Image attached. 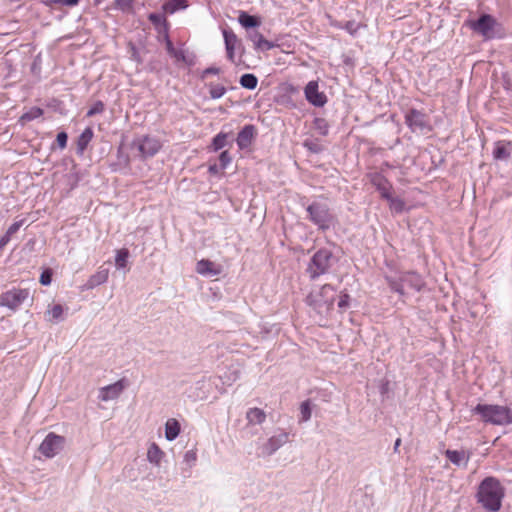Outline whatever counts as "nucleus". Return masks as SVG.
<instances>
[{"mask_svg":"<svg viewBox=\"0 0 512 512\" xmlns=\"http://www.w3.org/2000/svg\"><path fill=\"white\" fill-rule=\"evenodd\" d=\"M227 137H228V134L223 133V132L216 135L213 138L212 145H211L213 151H218V150H221L222 148H224L227 144Z\"/></svg>","mask_w":512,"mask_h":512,"instance_id":"34","label":"nucleus"},{"mask_svg":"<svg viewBox=\"0 0 512 512\" xmlns=\"http://www.w3.org/2000/svg\"><path fill=\"white\" fill-rule=\"evenodd\" d=\"M243 128L248 129V128H253V126L252 125H245Z\"/></svg>","mask_w":512,"mask_h":512,"instance_id":"55","label":"nucleus"},{"mask_svg":"<svg viewBox=\"0 0 512 512\" xmlns=\"http://www.w3.org/2000/svg\"><path fill=\"white\" fill-rule=\"evenodd\" d=\"M124 390L123 381L119 380L113 384L104 386L99 389L98 399L104 402L114 400L120 396Z\"/></svg>","mask_w":512,"mask_h":512,"instance_id":"15","label":"nucleus"},{"mask_svg":"<svg viewBox=\"0 0 512 512\" xmlns=\"http://www.w3.org/2000/svg\"><path fill=\"white\" fill-rule=\"evenodd\" d=\"M399 166H400L399 163H390V162L385 161L381 164L380 167H383L384 172H385L387 169H394V168H398Z\"/></svg>","mask_w":512,"mask_h":512,"instance_id":"50","label":"nucleus"},{"mask_svg":"<svg viewBox=\"0 0 512 512\" xmlns=\"http://www.w3.org/2000/svg\"><path fill=\"white\" fill-rule=\"evenodd\" d=\"M80 0H53L55 4L63 5V6H75L79 3Z\"/></svg>","mask_w":512,"mask_h":512,"instance_id":"47","label":"nucleus"},{"mask_svg":"<svg viewBox=\"0 0 512 512\" xmlns=\"http://www.w3.org/2000/svg\"><path fill=\"white\" fill-rule=\"evenodd\" d=\"M65 439L53 432L49 433L39 446V452L47 458H53L62 449Z\"/></svg>","mask_w":512,"mask_h":512,"instance_id":"10","label":"nucleus"},{"mask_svg":"<svg viewBox=\"0 0 512 512\" xmlns=\"http://www.w3.org/2000/svg\"><path fill=\"white\" fill-rule=\"evenodd\" d=\"M68 135L65 131H61L56 138V142L60 149H64L67 145Z\"/></svg>","mask_w":512,"mask_h":512,"instance_id":"42","label":"nucleus"},{"mask_svg":"<svg viewBox=\"0 0 512 512\" xmlns=\"http://www.w3.org/2000/svg\"><path fill=\"white\" fill-rule=\"evenodd\" d=\"M52 281V271L50 269H47L42 272L40 275V283L44 286H47Z\"/></svg>","mask_w":512,"mask_h":512,"instance_id":"41","label":"nucleus"},{"mask_svg":"<svg viewBox=\"0 0 512 512\" xmlns=\"http://www.w3.org/2000/svg\"><path fill=\"white\" fill-rule=\"evenodd\" d=\"M246 419L249 424L259 425L262 424L266 419L265 412L260 408H250L246 413Z\"/></svg>","mask_w":512,"mask_h":512,"instance_id":"22","label":"nucleus"},{"mask_svg":"<svg viewBox=\"0 0 512 512\" xmlns=\"http://www.w3.org/2000/svg\"><path fill=\"white\" fill-rule=\"evenodd\" d=\"M163 41L165 42L166 50L169 55L173 57H178V51L174 48L172 41L170 40L169 36H165L163 38Z\"/></svg>","mask_w":512,"mask_h":512,"instance_id":"40","label":"nucleus"},{"mask_svg":"<svg viewBox=\"0 0 512 512\" xmlns=\"http://www.w3.org/2000/svg\"><path fill=\"white\" fill-rule=\"evenodd\" d=\"M222 34L224 38L227 58L231 62H234L235 51L241 46V42L238 39L237 35L230 29H224Z\"/></svg>","mask_w":512,"mask_h":512,"instance_id":"14","label":"nucleus"},{"mask_svg":"<svg viewBox=\"0 0 512 512\" xmlns=\"http://www.w3.org/2000/svg\"><path fill=\"white\" fill-rule=\"evenodd\" d=\"M238 22L240 23V25L242 27H244L246 29L258 27L260 25V21L258 20L257 17L249 15L248 13H246L244 11H242L239 14Z\"/></svg>","mask_w":512,"mask_h":512,"instance_id":"27","label":"nucleus"},{"mask_svg":"<svg viewBox=\"0 0 512 512\" xmlns=\"http://www.w3.org/2000/svg\"><path fill=\"white\" fill-rule=\"evenodd\" d=\"M289 434L285 431H280L278 434L270 437L263 445L262 451L265 455L274 454L279 448L288 442Z\"/></svg>","mask_w":512,"mask_h":512,"instance_id":"13","label":"nucleus"},{"mask_svg":"<svg viewBox=\"0 0 512 512\" xmlns=\"http://www.w3.org/2000/svg\"><path fill=\"white\" fill-rule=\"evenodd\" d=\"M104 110V105L102 102H97L93 105L91 109L87 112L88 116L95 115L97 113H101Z\"/></svg>","mask_w":512,"mask_h":512,"instance_id":"45","label":"nucleus"},{"mask_svg":"<svg viewBox=\"0 0 512 512\" xmlns=\"http://www.w3.org/2000/svg\"><path fill=\"white\" fill-rule=\"evenodd\" d=\"M163 452L156 443H152L147 451V459L150 463L159 465L162 459Z\"/></svg>","mask_w":512,"mask_h":512,"instance_id":"30","label":"nucleus"},{"mask_svg":"<svg viewBox=\"0 0 512 512\" xmlns=\"http://www.w3.org/2000/svg\"><path fill=\"white\" fill-rule=\"evenodd\" d=\"M254 138V130H240L237 137V144L241 149L248 148Z\"/></svg>","mask_w":512,"mask_h":512,"instance_id":"29","label":"nucleus"},{"mask_svg":"<svg viewBox=\"0 0 512 512\" xmlns=\"http://www.w3.org/2000/svg\"><path fill=\"white\" fill-rule=\"evenodd\" d=\"M220 170H222L220 168V165H217L216 163L209 165V168H208V172L210 174H218Z\"/></svg>","mask_w":512,"mask_h":512,"instance_id":"51","label":"nucleus"},{"mask_svg":"<svg viewBox=\"0 0 512 512\" xmlns=\"http://www.w3.org/2000/svg\"><path fill=\"white\" fill-rule=\"evenodd\" d=\"M367 178L370 183L376 188V190L380 193L381 197L392 204L399 203L400 209L404 207V202L392 196V184L389 180L384 176V168L380 167L379 171L369 172L367 173Z\"/></svg>","mask_w":512,"mask_h":512,"instance_id":"7","label":"nucleus"},{"mask_svg":"<svg viewBox=\"0 0 512 512\" xmlns=\"http://www.w3.org/2000/svg\"><path fill=\"white\" fill-rule=\"evenodd\" d=\"M334 293L335 290L333 286L330 284H325L322 286L318 294H310L307 297V302L314 308H321L322 306H325L327 309H330L334 303Z\"/></svg>","mask_w":512,"mask_h":512,"instance_id":"11","label":"nucleus"},{"mask_svg":"<svg viewBox=\"0 0 512 512\" xmlns=\"http://www.w3.org/2000/svg\"><path fill=\"white\" fill-rule=\"evenodd\" d=\"M505 489L495 477H486L481 481L476 494L477 501L489 512H497L502 506Z\"/></svg>","mask_w":512,"mask_h":512,"instance_id":"1","label":"nucleus"},{"mask_svg":"<svg viewBox=\"0 0 512 512\" xmlns=\"http://www.w3.org/2000/svg\"><path fill=\"white\" fill-rule=\"evenodd\" d=\"M114 2L117 9L124 13H129L133 11L135 0H114Z\"/></svg>","mask_w":512,"mask_h":512,"instance_id":"37","label":"nucleus"},{"mask_svg":"<svg viewBox=\"0 0 512 512\" xmlns=\"http://www.w3.org/2000/svg\"><path fill=\"white\" fill-rule=\"evenodd\" d=\"M472 412L480 415L483 422L497 426L512 424V410L507 406L493 404H477Z\"/></svg>","mask_w":512,"mask_h":512,"instance_id":"2","label":"nucleus"},{"mask_svg":"<svg viewBox=\"0 0 512 512\" xmlns=\"http://www.w3.org/2000/svg\"><path fill=\"white\" fill-rule=\"evenodd\" d=\"M400 444H401V439L397 438L395 443H394V452H398Z\"/></svg>","mask_w":512,"mask_h":512,"instance_id":"53","label":"nucleus"},{"mask_svg":"<svg viewBox=\"0 0 512 512\" xmlns=\"http://www.w3.org/2000/svg\"><path fill=\"white\" fill-rule=\"evenodd\" d=\"M306 211L309 221L317 226L319 230L326 231L336 222L335 215L324 202L314 201L306 207Z\"/></svg>","mask_w":512,"mask_h":512,"instance_id":"5","label":"nucleus"},{"mask_svg":"<svg viewBox=\"0 0 512 512\" xmlns=\"http://www.w3.org/2000/svg\"><path fill=\"white\" fill-rule=\"evenodd\" d=\"M108 276L109 270L103 266L99 267V269L87 280L85 284L86 289H93L105 283L108 280Z\"/></svg>","mask_w":512,"mask_h":512,"instance_id":"20","label":"nucleus"},{"mask_svg":"<svg viewBox=\"0 0 512 512\" xmlns=\"http://www.w3.org/2000/svg\"><path fill=\"white\" fill-rule=\"evenodd\" d=\"M186 0H168L162 6V9L165 13L174 14L178 10H183L187 8Z\"/></svg>","mask_w":512,"mask_h":512,"instance_id":"24","label":"nucleus"},{"mask_svg":"<svg viewBox=\"0 0 512 512\" xmlns=\"http://www.w3.org/2000/svg\"><path fill=\"white\" fill-rule=\"evenodd\" d=\"M29 290L13 288L0 295V307L16 311L29 298Z\"/></svg>","mask_w":512,"mask_h":512,"instance_id":"8","label":"nucleus"},{"mask_svg":"<svg viewBox=\"0 0 512 512\" xmlns=\"http://www.w3.org/2000/svg\"><path fill=\"white\" fill-rule=\"evenodd\" d=\"M405 119L409 128H422L427 125L426 115L415 109L410 110Z\"/></svg>","mask_w":512,"mask_h":512,"instance_id":"19","label":"nucleus"},{"mask_svg":"<svg viewBox=\"0 0 512 512\" xmlns=\"http://www.w3.org/2000/svg\"><path fill=\"white\" fill-rule=\"evenodd\" d=\"M219 161H220V168L222 170H224L232 161V158L229 155V152L226 150L222 151L219 156Z\"/></svg>","mask_w":512,"mask_h":512,"instance_id":"39","label":"nucleus"},{"mask_svg":"<svg viewBox=\"0 0 512 512\" xmlns=\"http://www.w3.org/2000/svg\"><path fill=\"white\" fill-rule=\"evenodd\" d=\"M341 27L352 35L358 31V25L354 21H347L345 25Z\"/></svg>","mask_w":512,"mask_h":512,"instance_id":"46","label":"nucleus"},{"mask_svg":"<svg viewBox=\"0 0 512 512\" xmlns=\"http://www.w3.org/2000/svg\"><path fill=\"white\" fill-rule=\"evenodd\" d=\"M333 254L326 248L319 249L311 257L306 272L311 280H316L326 274L332 266Z\"/></svg>","mask_w":512,"mask_h":512,"instance_id":"6","label":"nucleus"},{"mask_svg":"<svg viewBox=\"0 0 512 512\" xmlns=\"http://www.w3.org/2000/svg\"><path fill=\"white\" fill-rule=\"evenodd\" d=\"M196 452L193 451V450H189L185 453L184 455V460L187 462V463H190V462H195L196 461Z\"/></svg>","mask_w":512,"mask_h":512,"instance_id":"48","label":"nucleus"},{"mask_svg":"<svg viewBox=\"0 0 512 512\" xmlns=\"http://www.w3.org/2000/svg\"><path fill=\"white\" fill-rule=\"evenodd\" d=\"M327 132H328V130H323L322 135H323V136H326V135H327Z\"/></svg>","mask_w":512,"mask_h":512,"instance_id":"56","label":"nucleus"},{"mask_svg":"<svg viewBox=\"0 0 512 512\" xmlns=\"http://www.w3.org/2000/svg\"><path fill=\"white\" fill-rule=\"evenodd\" d=\"M23 223H24V220H20V221H16V222H14L13 224H11V225L8 227V229H7L6 233H7L10 237H12V235H14V234H15V233L20 229V227L23 225Z\"/></svg>","mask_w":512,"mask_h":512,"instance_id":"43","label":"nucleus"},{"mask_svg":"<svg viewBox=\"0 0 512 512\" xmlns=\"http://www.w3.org/2000/svg\"><path fill=\"white\" fill-rule=\"evenodd\" d=\"M390 206H391V207H393V208H395L397 211H402V210H403V207L400 209L399 203H394V204H392V203L390 202Z\"/></svg>","mask_w":512,"mask_h":512,"instance_id":"54","label":"nucleus"},{"mask_svg":"<svg viewBox=\"0 0 512 512\" xmlns=\"http://www.w3.org/2000/svg\"><path fill=\"white\" fill-rule=\"evenodd\" d=\"M445 456L447 457V459L453 463L454 465H457V466H467L468 464V461H469V456L466 455L465 451L461 450H446L445 451Z\"/></svg>","mask_w":512,"mask_h":512,"instance_id":"21","label":"nucleus"},{"mask_svg":"<svg viewBox=\"0 0 512 512\" xmlns=\"http://www.w3.org/2000/svg\"><path fill=\"white\" fill-rule=\"evenodd\" d=\"M149 21L154 25L159 40H163L165 36H169V24L164 15L158 13H151L148 15Z\"/></svg>","mask_w":512,"mask_h":512,"instance_id":"16","label":"nucleus"},{"mask_svg":"<svg viewBox=\"0 0 512 512\" xmlns=\"http://www.w3.org/2000/svg\"><path fill=\"white\" fill-rule=\"evenodd\" d=\"M218 73H219V69L216 67H210L204 71V74H218Z\"/></svg>","mask_w":512,"mask_h":512,"instance_id":"52","label":"nucleus"},{"mask_svg":"<svg viewBox=\"0 0 512 512\" xmlns=\"http://www.w3.org/2000/svg\"><path fill=\"white\" fill-rule=\"evenodd\" d=\"M507 143L498 141L493 149V157L495 160H507L510 158V151L507 149Z\"/></svg>","mask_w":512,"mask_h":512,"instance_id":"26","label":"nucleus"},{"mask_svg":"<svg viewBox=\"0 0 512 512\" xmlns=\"http://www.w3.org/2000/svg\"><path fill=\"white\" fill-rule=\"evenodd\" d=\"M43 110L39 107H32L27 112L23 113L19 119L20 125L24 126L28 122L41 117Z\"/></svg>","mask_w":512,"mask_h":512,"instance_id":"28","label":"nucleus"},{"mask_svg":"<svg viewBox=\"0 0 512 512\" xmlns=\"http://www.w3.org/2000/svg\"><path fill=\"white\" fill-rule=\"evenodd\" d=\"M161 147V140L150 133L137 134L129 144L132 156L139 159L153 157Z\"/></svg>","mask_w":512,"mask_h":512,"instance_id":"3","label":"nucleus"},{"mask_svg":"<svg viewBox=\"0 0 512 512\" xmlns=\"http://www.w3.org/2000/svg\"><path fill=\"white\" fill-rule=\"evenodd\" d=\"M239 82L243 88L253 90L257 87L258 79L254 74L247 73L240 77Z\"/></svg>","mask_w":512,"mask_h":512,"instance_id":"31","label":"nucleus"},{"mask_svg":"<svg viewBox=\"0 0 512 512\" xmlns=\"http://www.w3.org/2000/svg\"><path fill=\"white\" fill-rule=\"evenodd\" d=\"M385 280L387 281L389 287L394 292L398 293L400 296L405 294V287L419 292L425 285V281L423 277L414 272H404L399 276H385Z\"/></svg>","mask_w":512,"mask_h":512,"instance_id":"4","label":"nucleus"},{"mask_svg":"<svg viewBox=\"0 0 512 512\" xmlns=\"http://www.w3.org/2000/svg\"><path fill=\"white\" fill-rule=\"evenodd\" d=\"M247 37L253 43L256 50L268 51L275 47L273 42L266 40L257 30L248 32Z\"/></svg>","mask_w":512,"mask_h":512,"instance_id":"17","label":"nucleus"},{"mask_svg":"<svg viewBox=\"0 0 512 512\" xmlns=\"http://www.w3.org/2000/svg\"><path fill=\"white\" fill-rule=\"evenodd\" d=\"M468 25L474 32L480 34L485 39H492L495 37V28L498 24L493 16L483 14L478 20L469 21Z\"/></svg>","mask_w":512,"mask_h":512,"instance_id":"9","label":"nucleus"},{"mask_svg":"<svg viewBox=\"0 0 512 512\" xmlns=\"http://www.w3.org/2000/svg\"><path fill=\"white\" fill-rule=\"evenodd\" d=\"M349 301H350V296L347 293L341 294L339 301H338V307L342 310L348 308Z\"/></svg>","mask_w":512,"mask_h":512,"instance_id":"44","label":"nucleus"},{"mask_svg":"<svg viewBox=\"0 0 512 512\" xmlns=\"http://www.w3.org/2000/svg\"><path fill=\"white\" fill-rule=\"evenodd\" d=\"M93 138V130H83L77 140V153L82 155Z\"/></svg>","mask_w":512,"mask_h":512,"instance_id":"25","label":"nucleus"},{"mask_svg":"<svg viewBox=\"0 0 512 512\" xmlns=\"http://www.w3.org/2000/svg\"><path fill=\"white\" fill-rule=\"evenodd\" d=\"M303 146L312 153H320L323 151L324 146L318 139L307 138L303 142Z\"/></svg>","mask_w":512,"mask_h":512,"instance_id":"32","label":"nucleus"},{"mask_svg":"<svg viewBox=\"0 0 512 512\" xmlns=\"http://www.w3.org/2000/svg\"><path fill=\"white\" fill-rule=\"evenodd\" d=\"M11 240V237L5 232L0 238V250L3 249Z\"/></svg>","mask_w":512,"mask_h":512,"instance_id":"49","label":"nucleus"},{"mask_svg":"<svg viewBox=\"0 0 512 512\" xmlns=\"http://www.w3.org/2000/svg\"><path fill=\"white\" fill-rule=\"evenodd\" d=\"M63 312H64V309H63L62 305L55 304L48 311V314L51 316V318H49L48 320L52 321V322L62 321L63 320Z\"/></svg>","mask_w":512,"mask_h":512,"instance_id":"35","label":"nucleus"},{"mask_svg":"<svg viewBox=\"0 0 512 512\" xmlns=\"http://www.w3.org/2000/svg\"><path fill=\"white\" fill-rule=\"evenodd\" d=\"M180 433V424L176 419H169L165 424V437L168 441L175 440Z\"/></svg>","mask_w":512,"mask_h":512,"instance_id":"23","label":"nucleus"},{"mask_svg":"<svg viewBox=\"0 0 512 512\" xmlns=\"http://www.w3.org/2000/svg\"><path fill=\"white\" fill-rule=\"evenodd\" d=\"M129 257V251L125 248L117 250L115 257V266L118 269L125 268Z\"/></svg>","mask_w":512,"mask_h":512,"instance_id":"33","label":"nucleus"},{"mask_svg":"<svg viewBox=\"0 0 512 512\" xmlns=\"http://www.w3.org/2000/svg\"><path fill=\"white\" fill-rule=\"evenodd\" d=\"M300 413L301 421L306 422L311 418V407L310 402L308 400L301 403Z\"/></svg>","mask_w":512,"mask_h":512,"instance_id":"38","label":"nucleus"},{"mask_svg":"<svg viewBox=\"0 0 512 512\" xmlns=\"http://www.w3.org/2000/svg\"><path fill=\"white\" fill-rule=\"evenodd\" d=\"M226 93V88L220 84H209V94L212 99H219Z\"/></svg>","mask_w":512,"mask_h":512,"instance_id":"36","label":"nucleus"},{"mask_svg":"<svg viewBox=\"0 0 512 512\" xmlns=\"http://www.w3.org/2000/svg\"><path fill=\"white\" fill-rule=\"evenodd\" d=\"M196 271L202 276L213 277L221 273V268L208 259H201L196 264Z\"/></svg>","mask_w":512,"mask_h":512,"instance_id":"18","label":"nucleus"},{"mask_svg":"<svg viewBox=\"0 0 512 512\" xmlns=\"http://www.w3.org/2000/svg\"><path fill=\"white\" fill-rule=\"evenodd\" d=\"M304 94L307 101L316 107H322L327 102V97L323 92L319 91V86L317 81H310L307 83Z\"/></svg>","mask_w":512,"mask_h":512,"instance_id":"12","label":"nucleus"}]
</instances>
